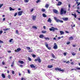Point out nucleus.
<instances>
[{
	"mask_svg": "<svg viewBox=\"0 0 80 80\" xmlns=\"http://www.w3.org/2000/svg\"><path fill=\"white\" fill-rule=\"evenodd\" d=\"M12 73L13 74V75H14V71H12Z\"/></svg>",
	"mask_w": 80,
	"mask_h": 80,
	"instance_id": "864d4df0",
	"label": "nucleus"
},
{
	"mask_svg": "<svg viewBox=\"0 0 80 80\" xmlns=\"http://www.w3.org/2000/svg\"><path fill=\"white\" fill-rule=\"evenodd\" d=\"M64 63H70V62H69V61H68L67 62L65 61H63Z\"/></svg>",
	"mask_w": 80,
	"mask_h": 80,
	"instance_id": "aec40b11",
	"label": "nucleus"
},
{
	"mask_svg": "<svg viewBox=\"0 0 80 80\" xmlns=\"http://www.w3.org/2000/svg\"><path fill=\"white\" fill-rule=\"evenodd\" d=\"M40 2V0H38L36 1V3H38V2Z\"/></svg>",
	"mask_w": 80,
	"mask_h": 80,
	"instance_id": "a19ab883",
	"label": "nucleus"
},
{
	"mask_svg": "<svg viewBox=\"0 0 80 80\" xmlns=\"http://www.w3.org/2000/svg\"><path fill=\"white\" fill-rule=\"evenodd\" d=\"M17 12H16L14 15V17H16V16H17Z\"/></svg>",
	"mask_w": 80,
	"mask_h": 80,
	"instance_id": "de8ad7c7",
	"label": "nucleus"
},
{
	"mask_svg": "<svg viewBox=\"0 0 80 80\" xmlns=\"http://www.w3.org/2000/svg\"><path fill=\"white\" fill-rule=\"evenodd\" d=\"M2 65H5V62H2Z\"/></svg>",
	"mask_w": 80,
	"mask_h": 80,
	"instance_id": "338daca9",
	"label": "nucleus"
},
{
	"mask_svg": "<svg viewBox=\"0 0 80 80\" xmlns=\"http://www.w3.org/2000/svg\"><path fill=\"white\" fill-rule=\"evenodd\" d=\"M16 34H18V30H16Z\"/></svg>",
	"mask_w": 80,
	"mask_h": 80,
	"instance_id": "f704fd0d",
	"label": "nucleus"
},
{
	"mask_svg": "<svg viewBox=\"0 0 80 80\" xmlns=\"http://www.w3.org/2000/svg\"><path fill=\"white\" fill-rule=\"evenodd\" d=\"M8 53H11V51H8Z\"/></svg>",
	"mask_w": 80,
	"mask_h": 80,
	"instance_id": "774afa93",
	"label": "nucleus"
},
{
	"mask_svg": "<svg viewBox=\"0 0 80 80\" xmlns=\"http://www.w3.org/2000/svg\"><path fill=\"white\" fill-rule=\"evenodd\" d=\"M20 50H21V48H18L15 51V52H18L20 51Z\"/></svg>",
	"mask_w": 80,
	"mask_h": 80,
	"instance_id": "9b49d317",
	"label": "nucleus"
},
{
	"mask_svg": "<svg viewBox=\"0 0 80 80\" xmlns=\"http://www.w3.org/2000/svg\"><path fill=\"white\" fill-rule=\"evenodd\" d=\"M22 13H23V11H19L18 13V16H20L22 15Z\"/></svg>",
	"mask_w": 80,
	"mask_h": 80,
	"instance_id": "6e6552de",
	"label": "nucleus"
},
{
	"mask_svg": "<svg viewBox=\"0 0 80 80\" xmlns=\"http://www.w3.org/2000/svg\"><path fill=\"white\" fill-rule=\"evenodd\" d=\"M36 18H37V16H32V19L33 20H35L36 19Z\"/></svg>",
	"mask_w": 80,
	"mask_h": 80,
	"instance_id": "1a4fd4ad",
	"label": "nucleus"
},
{
	"mask_svg": "<svg viewBox=\"0 0 80 80\" xmlns=\"http://www.w3.org/2000/svg\"><path fill=\"white\" fill-rule=\"evenodd\" d=\"M24 2H25V3H27L29 2V0H24Z\"/></svg>",
	"mask_w": 80,
	"mask_h": 80,
	"instance_id": "72a5a7b5",
	"label": "nucleus"
},
{
	"mask_svg": "<svg viewBox=\"0 0 80 80\" xmlns=\"http://www.w3.org/2000/svg\"><path fill=\"white\" fill-rule=\"evenodd\" d=\"M3 32V31L1 30V31H0V34H2V33Z\"/></svg>",
	"mask_w": 80,
	"mask_h": 80,
	"instance_id": "3c124183",
	"label": "nucleus"
},
{
	"mask_svg": "<svg viewBox=\"0 0 80 80\" xmlns=\"http://www.w3.org/2000/svg\"><path fill=\"white\" fill-rule=\"evenodd\" d=\"M58 3L57 4V5L58 6H60L62 5V2L60 1H58Z\"/></svg>",
	"mask_w": 80,
	"mask_h": 80,
	"instance_id": "9d476101",
	"label": "nucleus"
},
{
	"mask_svg": "<svg viewBox=\"0 0 80 80\" xmlns=\"http://www.w3.org/2000/svg\"><path fill=\"white\" fill-rule=\"evenodd\" d=\"M71 27H72V28H73V27H75V24H74L73 26V25H71Z\"/></svg>",
	"mask_w": 80,
	"mask_h": 80,
	"instance_id": "a18cd8bd",
	"label": "nucleus"
},
{
	"mask_svg": "<svg viewBox=\"0 0 80 80\" xmlns=\"http://www.w3.org/2000/svg\"><path fill=\"white\" fill-rule=\"evenodd\" d=\"M28 60H29V61H32V59H31V58H30L29 57L28 58Z\"/></svg>",
	"mask_w": 80,
	"mask_h": 80,
	"instance_id": "e433bc0d",
	"label": "nucleus"
},
{
	"mask_svg": "<svg viewBox=\"0 0 80 80\" xmlns=\"http://www.w3.org/2000/svg\"><path fill=\"white\" fill-rule=\"evenodd\" d=\"M19 62L21 64H23V63H24V62L22 61H19Z\"/></svg>",
	"mask_w": 80,
	"mask_h": 80,
	"instance_id": "4be33fe9",
	"label": "nucleus"
},
{
	"mask_svg": "<svg viewBox=\"0 0 80 80\" xmlns=\"http://www.w3.org/2000/svg\"><path fill=\"white\" fill-rule=\"evenodd\" d=\"M53 40H56L57 39H56V38H53Z\"/></svg>",
	"mask_w": 80,
	"mask_h": 80,
	"instance_id": "680f3d73",
	"label": "nucleus"
},
{
	"mask_svg": "<svg viewBox=\"0 0 80 80\" xmlns=\"http://www.w3.org/2000/svg\"><path fill=\"white\" fill-rule=\"evenodd\" d=\"M9 29H10V28H6L5 29H3V31H7V30H9Z\"/></svg>",
	"mask_w": 80,
	"mask_h": 80,
	"instance_id": "a878e982",
	"label": "nucleus"
},
{
	"mask_svg": "<svg viewBox=\"0 0 80 80\" xmlns=\"http://www.w3.org/2000/svg\"><path fill=\"white\" fill-rule=\"evenodd\" d=\"M72 55H73V56H74V55H76V53L73 52L72 53Z\"/></svg>",
	"mask_w": 80,
	"mask_h": 80,
	"instance_id": "2f4dec72",
	"label": "nucleus"
},
{
	"mask_svg": "<svg viewBox=\"0 0 80 80\" xmlns=\"http://www.w3.org/2000/svg\"><path fill=\"white\" fill-rule=\"evenodd\" d=\"M10 10L11 11L12 10H15V9H12V7H10Z\"/></svg>",
	"mask_w": 80,
	"mask_h": 80,
	"instance_id": "c85d7f7f",
	"label": "nucleus"
},
{
	"mask_svg": "<svg viewBox=\"0 0 80 80\" xmlns=\"http://www.w3.org/2000/svg\"><path fill=\"white\" fill-rule=\"evenodd\" d=\"M71 65H73V64H74V63L73 62H72L71 63Z\"/></svg>",
	"mask_w": 80,
	"mask_h": 80,
	"instance_id": "052dcab7",
	"label": "nucleus"
},
{
	"mask_svg": "<svg viewBox=\"0 0 80 80\" xmlns=\"http://www.w3.org/2000/svg\"><path fill=\"white\" fill-rule=\"evenodd\" d=\"M42 12H45V9L43 8H42Z\"/></svg>",
	"mask_w": 80,
	"mask_h": 80,
	"instance_id": "473e14b6",
	"label": "nucleus"
},
{
	"mask_svg": "<svg viewBox=\"0 0 80 80\" xmlns=\"http://www.w3.org/2000/svg\"><path fill=\"white\" fill-rule=\"evenodd\" d=\"M0 43H3V42L0 40Z\"/></svg>",
	"mask_w": 80,
	"mask_h": 80,
	"instance_id": "37998d69",
	"label": "nucleus"
},
{
	"mask_svg": "<svg viewBox=\"0 0 80 80\" xmlns=\"http://www.w3.org/2000/svg\"><path fill=\"white\" fill-rule=\"evenodd\" d=\"M1 75L2 76V78H5V74H4L2 73L1 74Z\"/></svg>",
	"mask_w": 80,
	"mask_h": 80,
	"instance_id": "6ab92c4d",
	"label": "nucleus"
},
{
	"mask_svg": "<svg viewBox=\"0 0 80 80\" xmlns=\"http://www.w3.org/2000/svg\"><path fill=\"white\" fill-rule=\"evenodd\" d=\"M45 39V40H50V38H44Z\"/></svg>",
	"mask_w": 80,
	"mask_h": 80,
	"instance_id": "bb28decb",
	"label": "nucleus"
},
{
	"mask_svg": "<svg viewBox=\"0 0 80 80\" xmlns=\"http://www.w3.org/2000/svg\"><path fill=\"white\" fill-rule=\"evenodd\" d=\"M34 61L35 62H37V61H38V62L39 63H41L42 62V61L39 57H38L37 58L35 59Z\"/></svg>",
	"mask_w": 80,
	"mask_h": 80,
	"instance_id": "20e7f679",
	"label": "nucleus"
},
{
	"mask_svg": "<svg viewBox=\"0 0 80 80\" xmlns=\"http://www.w3.org/2000/svg\"><path fill=\"white\" fill-rule=\"evenodd\" d=\"M28 73L29 74L30 73V71L28 69Z\"/></svg>",
	"mask_w": 80,
	"mask_h": 80,
	"instance_id": "79ce46f5",
	"label": "nucleus"
},
{
	"mask_svg": "<svg viewBox=\"0 0 80 80\" xmlns=\"http://www.w3.org/2000/svg\"><path fill=\"white\" fill-rule=\"evenodd\" d=\"M48 67L49 68H52V67H53V66H52V65H48Z\"/></svg>",
	"mask_w": 80,
	"mask_h": 80,
	"instance_id": "dca6fc26",
	"label": "nucleus"
},
{
	"mask_svg": "<svg viewBox=\"0 0 80 80\" xmlns=\"http://www.w3.org/2000/svg\"><path fill=\"white\" fill-rule=\"evenodd\" d=\"M21 80H26V79H25V78H21Z\"/></svg>",
	"mask_w": 80,
	"mask_h": 80,
	"instance_id": "c03bdc74",
	"label": "nucleus"
},
{
	"mask_svg": "<svg viewBox=\"0 0 80 80\" xmlns=\"http://www.w3.org/2000/svg\"><path fill=\"white\" fill-rule=\"evenodd\" d=\"M77 9H78V10H80V7H78H78Z\"/></svg>",
	"mask_w": 80,
	"mask_h": 80,
	"instance_id": "4d7b16f0",
	"label": "nucleus"
},
{
	"mask_svg": "<svg viewBox=\"0 0 80 80\" xmlns=\"http://www.w3.org/2000/svg\"><path fill=\"white\" fill-rule=\"evenodd\" d=\"M13 40V39H11L10 40H9V42H12V41Z\"/></svg>",
	"mask_w": 80,
	"mask_h": 80,
	"instance_id": "8fccbe9b",
	"label": "nucleus"
},
{
	"mask_svg": "<svg viewBox=\"0 0 80 80\" xmlns=\"http://www.w3.org/2000/svg\"><path fill=\"white\" fill-rule=\"evenodd\" d=\"M70 42H67V45H68L69 44H70Z\"/></svg>",
	"mask_w": 80,
	"mask_h": 80,
	"instance_id": "603ef678",
	"label": "nucleus"
},
{
	"mask_svg": "<svg viewBox=\"0 0 80 80\" xmlns=\"http://www.w3.org/2000/svg\"><path fill=\"white\" fill-rule=\"evenodd\" d=\"M3 5V4H0V8H2V7Z\"/></svg>",
	"mask_w": 80,
	"mask_h": 80,
	"instance_id": "4c0bfd02",
	"label": "nucleus"
},
{
	"mask_svg": "<svg viewBox=\"0 0 80 80\" xmlns=\"http://www.w3.org/2000/svg\"><path fill=\"white\" fill-rule=\"evenodd\" d=\"M54 46L53 47V48L54 49H57L58 48V46H57V43H55L54 44Z\"/></svg>",
	"mask_w": 80,
	"mask_h": 80,
	"instance_id": "0eeeda50",
	"label": "nucleus"
},
{
	"mask_svg": "<svg viewBox=\"0 0 80 80\" xmlns=\"http://www.w3.org/2000/svg\"><path fill=\"white\" fill-rule=\"evenodd\" d=\"M69 40H73V38L72 36L70 37H69Z\"/></svg>",
	"mask_w": 80,
	"mask_h": 80,
	"instance_id": "4468645a",
	"label": "nucleus"
},
{
	"mask_svg": "<svg viewBox=\"0 0 80 80\" xmlns=\"http://www.w3.org/2000/svg\"><path fill=\"white\" fill-rule=\"evenodd\" d=\"M11 77V76H10V75H8V78H9V79H10L11 78H10Z\"/></svg>",
	"mask_w": 80,
	"mask_h": 80,
	"instance_id": "c9c22d12",
	"label": "nucleus"
},
{
	"mask_svg": "<svg viewBox=\"0 0 80 80\" xmlns=\"http://www.w3.org/2000/svg\"><path fill=\"white\" fill-rule=\"evenodd\" d=\"M54 19L56 21V22H58V23L60 22V23H63V21H62L61 20H60L59 19H58L57 18L54 17Z\"/></svg>",
	"mask_w": 80,
	"mask_h": 80,
	"instance_id": "7ed1b4c3",
	"label": "nucleus"
},
{
	"mask_svg": "<svg viewBox=\"0 0 80 80\" xmlns=\"http://www.w3.org/2000/svg\"><path fill=\"white\" fill-rule=\"evenodd\" d=\"M51 56L53 58H55V56L54 55V54H53V53H52L51 54Z\"/></svg>",
	"mask_w": 80,
	"mask_h": 80,
	"instance_id": "a211bd4d",
	"label": "nucleus"
},
{
	"mask_svg": "<svg viewBox=\"0 0 80 80\" xmlns=\"http://www.w3.org/2000/svg\"><path fill=\"white\" fill-rule=\"evenodd\" d=\"M30 67H31V68H35L36 67L34 65H33V64H31L30 65Z\"/></svg>",
	"mask_w": 80,
	"mask_h": 80,
	"instance_id": "f8f14e48",
	"label": "nucleus"
},
{
	"mask_svg": "<svg viewBox=\"0 0 80 80\" xmlns=\"http://www.w3.org/2000/svg\"><path fill=\"white\" fill-rule=\"evenodd\" d=\"M55 70L57 71L59 70L60 72H64V70L63 69H61L60 68H55Z\"/></svg>",
	"mask_w": 80,
	"mask_h": 80,
	"instance_id": "39448f33",
	"label": "nucleus"
},
{
	"mask_svg": "<svg viewBox=\"0 0 80 80\" xmlns=\"http://www.w3.org/2000/svg\"><path fill=\"white\" fill-rule=\"evenodd\" d=\"M48 7H49V4H46L45 6V7H46V8H48Z\"/></svg>",
	"mask_w": 80,
	"mask_h": 80,
	"instance_id": "5701e85b",
	"label": "nucleus"
},
{
	"mask_svg": "<svg viewBox=\"0 0 80 80\" xmlns=\"http://www.w3.org/2000/svg\"><path fill=\"white\" fill-rule=\"evenodd\" d=\"M50 31H52V32H55V30H58V29L57 28H54L53 27H51V28H49Z\"/></svg>",
	"mask_w": 80,
	"mask_h": 80,
	"instance_id": "f03ea898",
	"label": "nucleus"
},
{
	"mask_svg": "<svg viewBox=\"0 0 80 80\" xmlns=\"http://www.w3.org/2000/svg\"><path fill=\"white\" fill-rule=\"evenodd\" d=\"M33 11V9H32V10H31V12H32Z\"/></svg>",
	"mask_w": 80,
	"mask_h": 80,
	"instance_id": "bf43d9fd",
	"label": "nucleus"
},
{
	"mask_svg": "<svg viewBox=\"0 0 80 80\" xmlns=\"http://www.w3.org/2000/svg\"><path fill=\"white\" fill-rule=\"evenodd\" d=\"M43 28L44 29H46V27L45 26H44Z\"/></svg>",
	"mask_w": 80,
	"mask_h": 80,
	"instance_id": "0e129e2a",
	"label": "nucleus"
},
{
	"mask_svg": "<svg viewBox=\"0 0 80 80\" xmlns=\"http://www.w3.org/2000/svg\"><path fill=\"white\" fill-rule=\"evenodd\" d=\"M64 56H66V55H67V53L66 52H64Z\"/></svg>",
	"mask_w": 80,
	"mask_h": 80,
	"instance_id": "5fc2aeb1",
	"label": "nucleus"
},
{
	"mask_svg": "<svg viewBox=\"0 0 80 80\" xmlns=\"http://www.w3.org/2000/svg\"><path fill=\"white\" fill-rule=\"evenodd\" d=\"M58 40H60V38H61V37H59L58 38Z\"/></svg>",
	"mask_w": 80,
	"mask_h": 80,
	"instance_id": "6e6d98bb",
	"label": "nucleus"
},
{
	"mask_svg": "<svg viewBox=\"0 0 80 80\" xmlns=\"http://www.w3.org/2000/svg\"><path fill=\"white\" fill-rule=\"evenodd\" d=\"M45 46L49 50H51V47H48V45L47 44V42H45Z\"/></svg>",
	"mask_w": 80,
	"mask_h": 80,
	"instance_id": "423d86ee",
	"label": "nucleus"
},
{
	"mask_svg": "<svg viewBox=\"0 0 80 80\" xmlns=\"http://www.w3.org/2000/svg\"><path fill=\"white\" fill-rule=\"evenodd\" d=\"M67 13V11H65L63 10V9L62 8L60 11V13L61 15H63V13L65 14Z\"/></svg>",
	"mask_w": 80,
	"mask_h": 80,
	"instance_id": "f257e3e1",
	"label": "nucleus"
},
{
	"mask_svg": "<svg viewBox=\"0 0 80 80\" xmlns=\"http://www.w3.org/2000/svg\"><path fill=\"white\" fill-rule=\"evenodd\" d=\"M48 22H50V23H51L52 22V20L50 18H48Z\"/></svg>",
	"mask_w": 80,
	"mask_h": 80,
	"instance_id": "f3484780",
	"label": "nucleus"
},
{
	"mask_svg": "<svg viewBox=\"0 0 80 80\" xmlns=\"http://www.w3.org/2000/svg\"><path fill=\"white\" fill-rule=\"evenodd\" d=\"M32 28H35V29H37V28L35 26H33L32 27Z\"/></svg>",
	"mask_w": 80,
	"mask_h": 80,
	"instance_id": "7c9ffc66",
	"label": "nucleus"
},
{
	"mask_svg": "<svg viewBox=\"0 0 80 80\" xmlns=\"http://www.w3.org/2000/svg\"><path fill=\"white\" fill-rule=\"evenodd\" d=\"M13 65H14V62H12L11 65V67H13Z\"/></svg>",
	"mask_w": 80,
	"mask_h": 80,
	"instance_id": "58836bf2",
	"label": "nucleus"
},
{
	"mask_svg": "<svg viewBox=\"0 0 80 80\" xmlns=\"http://www.w3.org/2000/svg\"><path fill=\"white\" fill-rule=\"evenodd\" d=\"M2 20H3V21H5V18H4L2 19Z\"/></svg>",
	"mask_w": 80,
	"mask_h": 80,
	"instance_id": "e2e57ef3",
	"label": "nucleus"
},
{
	"mask_svg": "<svg viewBox=\"0 0 80 80\" xmlns=\"http://www.w3.org/2000/svg\"><path fill=\"white\" fill-rule=\"evenodd\" d=\"M44 36L43 35H40L39 36V38H43L44 37Z\"/></svg>",
	"mask_w": 80,
	"mask_h": 80,
	"instance_id": "412c9836",
	"label": "nucleus"
},
{
	"mask_svg": "<svg viewBox=\"0 0 80 80\" xmlns=\"http://www.w3.org/2000/svg\"><path fill=\"white\" fill-rule=\"evenodd\" d=\"M42 16L43 17H44L45 18L47 17V15H45V14L44 13H43L42 14Z\"/></svg>",
	"mask_w": 80,
	"mask_h": 80,
	"instance_id": "393cba45",
	"label": "nucleus"
},
{
	"mask_svg": "<svg viewBox=\"0 0 80 80\" xmlns=\"http://www.w3.org/2000/svg\"><path fill=\"white\" fill-rule=\"evenodd\" d=\"M26 48H27L28 50H30V47H27Z\"/></svg>",
	"mask_w": 80,
	"mask_h": 80,
	"instance_id": "ea45409f",
	"label": "nucleus"
},
{
	"mask_svg": "<svg viewBox=\"0 0 80 80\" xmlns=\"http://www.w3.org/2000/svg\"><path fill=\"white\" fill-rule=\"evenodd\" d=\"M68 8H70V4L68 5Z\"/></svg>",
	"mask_w": 80,
	"mask_h": 80,
	"instance_id": "69168bd1",
	"label": "nucleus"
},
{
	"mask_svg": "<svg viewBox=\"0 0 80 80\" xmlns=\"http://www.w3.org/2000/svg\"><path fill=\"white\" fill-rule=\"evenodd\" d=\"M32 56V57H34V58H35L36 57V55H35V54H33Z\"/></svg>",
	"mask_w": 80,
	"mask_h": 80,
	"instance_id": "09e8293b",
	"label": "nucleus"
},
{
	"mask_svg": "<svg viewBox=\"0 0 80 80\" xmlns=\"http://www.w3.org/2000/svg\"><path fill=\"white\" fill-rule=\"evenodd\" d=\"M62 19L64 21H67V20H68V18H62Z\"/></svg>",
	"mask_w": 80,
	"mask_h": 80,
	"instance_id": "ddd939ff",
	"label": "nucleus"
},
{
	"mask_svg": "<svg viewBox=\"0 0 80 80\" xmlns=\"http://www.w3.org/2000/svg\"><path fill=\"white\" fill-rule=\"evenodd\" d=\"M46 32H47V31H42V33H45Z\"/></svg>",
	"mask_w": 80,
	"mask_h": 80,
	"instance_id": "c756f323",
	"label": "nucleus"
},
{
	"mask_svg": "<svg viewBox=\"0 0 80 80\" xmlns=\"http://www.w3.org/2000/svg\"><path fill=\"white\" fill-rule=\"evenodd\" d=\"M76 69L78 70H80V68H76Z\"/></svg>",
	"mask_w": 80,
	"mask_h": 80,
	"instance_id": "49530a36",
	"label": "nucleus"
},
{
	"mask_svg": "<svg viewBox=\"0 0 80 80\" xmlns=\"http://www.w3.org/2000/svg\"><path fill=\"white\" fill-rule=\"evenodd\" d=\"M60 32L61 35H63V34H64V32L62 31H60Z\"/></svg>",
	"mask_w": 80,
	"mask_h": 80,
	"instance_id": "b1692460",
	"label": "nucleus"
},
{
	"mask_svg": "<svg viewBox=\"0 0 80 80\" xmlns=\"http://www.w3.org/2000/svg\"><path fill=\"white\" fill-rule=\"evenodd\" d=\"M53 12L54 13H58V11L57 10L54 9Z\"/></svg>",
	"mask_w": 80,
	"mask_h": 80,
	"instance_id": "2eb2a0df",
	"label": "nucleus"
},
{
	"mask_svg": "<svg viewBox=\"0 0 80 80\" xmlns=\"http://www.w3.org/2000/svg\"><path fill=\"white\" fill-rule=\"evenodd\" d=\"M72 15L74 16L75 18H76V17H77V15H76V14H72Z\"/></svg>",
	"mask_w": 80,
	"mask_h": 80,
	"instance_id": "cd10ccee",
	"label": "nucleus"
},
{
	"mask_svg": "<svg viewBox=\"0 0 80 80\" xmlns=\"http://www.w3.org/2000/svg\"><path fill=\"white\" fill-rule=\"evenodd\" d=\"M20 67H21L22 68L23 67V65H19Z\"/></svg>",
	"mask_w": 80,
	"mask_h": 80,
	"instance_id": "13d9d810",
	"label": "nucleus"
}]
</instances>
